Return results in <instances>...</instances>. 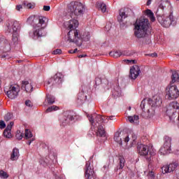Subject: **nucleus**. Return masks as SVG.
<instances>
[{"label":"nucleus","instance_id":"4","mask_svg":"<svg viewBox=\"0 0 179 179\" xmlns=\"http://www.w3.org/2000/svg\"><path fill=\"white\" fill-rule=\"evenodd\" d=\"M22 29V24L19 22L17 21H8L6 23V31L7 33H12L13 31V38L12 43L13 45H17L20 43V40H19V37L20 35V30Z\"/></svg>","mask_w":179,"mask_h":179},{"label":"nucleus","instance_id":"43","mask_svg":"<svg viewBox=\"0 0 179 179\" xmlns=\"http://www.w3.org/2000/svg\"><path fill=\"white\" fill-rule=\"evenodd\" d=\"M62 50H61V49H56L52 52V54L54 55H58V54H62Z\"/></svg>","mask_w":179,"mask_h":179},{"label":"nucleus","instance_id":"60","mask_svg":"<svg viewBox=\"0 0 179 179\" xmlns=\"http://www.w3.org/2000/svg\"><path fill=\"white\" fill-rule=\"evenodd\" d=\"M1 58H6V55H3L1 56Z\"/></svg>","mask_w":179,"mask_h":179},{"label":"nucleus","instance_id":"41","mask_svg":"<svg viewBox=\"0 0 179 179\" xmlns=\"http://www.w3.org/2000/svg\"><path fill=\"white\" fill-rule=\"evenodd\" d=\"M6 127V124L3 120H0V129H3Z\"/></svg>","mask_w":179,"mask_h":179},{"label":"nucleus","instance_id":"38","mask_svg":"<svg viewBox=\"0 0 179 179\" xmlns=\"http://www.w3.org/2000/svg\"><path fill=\"white\" fill-rule=\"evenodd\" d=\"M13 117V115L12 113H7L4 116V120L8 122V121H10V119Z\"/></svg>","mask_w":179,"mask_h":179},{"label":"nucleus","instance_id":"53","mask_svg":"<svg viewBox=\"0 0 179 179\" xmlns=\"http://www.w3.org/2000/svg\"><path fill=\"white\" fill-rule=\"evenodd\" d=\"M148 55L149 57H157V53L154 52V53L149 54Z\"/></svg>","mask_w":179,"mask_h":179},{"label":"nucleus","instance_id":"33","mask_svg":"<svg viewBox=\"0 0 179 179\" xmlns=\"http://www.w3.org/2000/svg\"><path fill=\"white\" fill-rule=\"evenodd\" d=\"M24 136V134H23V132L20 131V130L17 131L15 138L18 139V141H22Z\"/></svg>","mask_w":179,"mask_h":179},{"label":"nucleus","instance_id":"37","mask_svg":"<svg viewBox=\"0 0 179 179\" xmlns=\"http://www.w3.org/2000/svg\"><path fill=\"white\" fill-rule=\"evenodd\" d=\"M57 110H59L58 106H52L49 107L47 110H46V113H51V111H57Z\"/></svg>","mask_w":179,"mask_h":179},{"label":"nucleus","instance_id":"10","mask_svg":"<svg viewBox=\"0 0 179 179\" xmlns=\"http://www.w3.org/2000/svg\"><path fill=\"white\" fill-rule=\"evenodd\" d=\"M92 121H93L94 123H90L92 127H94V129L95 127H98L96 132V136H99V138H104V136H106V130H104V127H103V126L100 125V124H104V122H99L97 118H92Z\"/></svg>","mask_w":179,"mask_h":179},{"label":"nucleus","instance_id":"44","mask_svg":"<svg viewBox=\"0 0 179 179\" xmlns=\"http://www.w3.org/2000/svg\"><path fill=\"white\" fill-rule=\"evenodd\" d=\"M25 106L27 107H33V103L30 100H27L25 101Z\"/></svg>","mask_w":179,"mask_h":179},{"label":"nucleus","instance_id":"61","mask_svg":"<svg viewBox=\"0 0 179 179\" xmlns=\"http://www.w3.org/2000/svg\"><path fill=\"white\" fill-rule=\"evenodd\" d=\"M73 51H75V52H76V51H78V48L74 49Z\"/></svg>","mask_w":179,"mask_h":179},{"label":"nucleus","instance_id":"39","mask_svg":"<svg viewBox=\"0 0 179 179\" xmlns=\"http://www.w3.org/2000/svg\"><path fill=\"white\" fill-rule=\"evenodd\" d=\"M0 177L1 178H8L9 177V175L4 171H0Z\"/></svg>","mask_w":179,"mask_h":179},{"label":"nucleus","instance_id":"50","mask_svg":"<svg viewBox=\"0 0 179 179\" xmlns=\"http://www.w3.org/2000/svg\"><path fill=\"white\" fill-rule=\"evenodd\" d=\"M96 85H99V83H101V78H96L95 80Z\"/></svg>","mask_w":179,"mask_h":179},{"label":"nucleus","instance_id":"19","mask_svg":"<svg viewBox=\"0 0 179 179\" xmlns=\"http://www.w3.org/2000/svg\"><path fill=\"white\" fill-rule=\"evenodd\" d=\"M148 101L149 104H152V107H160L162 103V98L157 95L154 96L152 99H148Z\"/></svg>","mask_w":179,"mask_h":179},{"label":"nucleus","instance_id":"35","mask_svg":"<svg viewBox=\"0 0 179 179\" xmlns=\"http://www.w3.org/2000/svg\"><path fill=\"white\" fill-rule=\"evenodd\" d=\"M147 114V117H148L149 118L153 117V115H155V110L153 109V108L148 109Z\"/></svg>","mask_w":179,"mask_h":179},{"label":"nucleus","instance_id":"57","mask_svg":"<svg viewBox=\"0 0 179 179\" xmlns=\"http://www.w3.org/2000/svg\"><path fill=\"white\" fill-rule=\"evenodd\" d=\"M69 54H75V51L73 50H69Z\"/></svg>","mask_w":179,"mask_h":179},{"label":"nucleus","instance_id":"55","mask_svg":"<svg viewBox=\"0 0 179 179\" xmlns=\"http://www.w3.org/2000/svg\"><path fill=\"white\" fill-rule=\"evenodd\" d=\"M86 57V55H78V58H85Z\"/></svg>","mask_w":179,"mask_h":179},{"label":"nucleus","instance_id":"16","mask_svg":"<svg viewBox=\"0 0 179 179\" xmlns=\"http://www.w3.org/2000/svg\"><path fill=\"white\" fill-rule=\"evenodd\" d=\"M63 79L64 75H62L61 73H57L50 80V81H48V85L51 83L52 85H61Z\"/></svg>","mask_w":179,"mask_h":179},{"label":"nucleus","instance_id":"14","mask_svg":"<svg viewBox=\"0 0 179 179\" xmlns=\"http://www.w3.org/2000/svg\"><path fill=\"white\" fill-rule=\"evenodd\" d=\"M64 26L66 29L70 30H76L79 27V21L76 19H71L64 23Z\"/></svg>","mask_w":179,"mask_h":179},{"label":"nucleus","instance_id":"23","mask_svg":"<svg viewBox=\"0 0 179 179\" xmlns=\"http://www.w3.org/2000/svg\"><path fill=\"white\" fill-rule=\"evenodd\" d=\"M22 86L27 93H31V92H33V85L31 84V82L22 81Z\"/></svg>","mask_w":179,"mask_h":179},{"label":"nucleus","instance_id":"47","mask_svg":"<svg viewBox=\"0 0 179 179\" xmlns=\"http://www.w3.org/2000/svg\"><path fill=\"white\" fill-rule=\"evenodd\" d=\"M15 9L20 12L23 9V6L22 5H17Z\"/></svg>","mask_w":179,"mask_h":179},{"label":"nucleus","instance_id":"52","mask_svg":"<svg viewBox=\"0 0 179 179\" xmlns=\"http://www.w3.org/2000/svg\"><path fill=\"white\" fill-rule=\"evenodd\" d=\"M124 142H125L126 143H128V142H129V135H126V136H124Z\"/></svg>","mask_w":179,"mask_h":179},{"label":"nucleus","instance_id":"49","mask_svg":"<svg viewBox=\"0 0 179 179\" xmlns=\"http://www.w3.org/2000/svg\"><path fill=\"white\" fill-rule=\"evenodd\" d=\"M50 9H51L50 6H43V10H45V12H48L50 10Z\"/></svg>","mask_w":179,"mask_h":179},{"label":"nucleus","instance_id":"6","mask_svg":"<svg viewBox=\"0 0 179 179\" xmlns=\"http://www.w3.org/2000/svg\"><path fill=\"white\" fill-rule=\"evenodd\" d=\"M71 15L75 16H82L83 12H85V6L78 1H72L69 6Z\"/></svg>","mask_w":179,"mask_h":179},{"label":"nucleus","instance_id":"46","mask_svg":"<svg viewBox=\"0 0 179 179\" xmlns=\"http://www.w3.org/2000/svg\"><path fill=\"white\" fill-rule=\"evenodd\" d=\"M146 103V99H143L142 101H141V108H142V110H144L145 109V104Z\"/></svg>","mask_w":179,"mask_h":179},{"label":"nucleus","instance_id":"34","mask_svg":"<svg viewBox=\"0 0 179 179\" xmlns=\"http://www.w3.org/2000/svg\"><path fill=\"white\" fill-rule=\"evenodd\" d=\"M85 97H86V96H85V94H83V92L79 93L78 94V103H83V101H85Z\"/></svg>","mask_w":179,"mask_h":179},{"label":"nucleus","instance_id":"28","mask_svg":"<svg viewBox=\"0 0 179 179\" xmlns=\"http://www.w3.org/2000/svg\"><path fill=\"white\" fill-rule=\"evenodd\" d=\"M144 13L149 17V19L151 20V22H155L156 20V17H155V14L153 12H152L150 10L147 9Z\"/></svg>","mask_w":179,"mask_h":179},{"label":"nucleus","instance_id":"20","mask_svg":"<svg viewBox=\"0 0 179 179\" xmlns=\"http://www.w3.org/2000/svg\"><path fill=\"white\" fill-rule=\"evenodd\" d=\"M137 150L140 156H148V155H149V146L146 145H138L137 147Z\"/></svg>","mask_w":179,"mask_h":179},{"label":"nucleus","instance_id":"25","mask_svg":"<svg viewBox=\"0 0 179 179\" xmlns=\"http://www.w3.org/2000/svg\"><path fill=\"white\" fill-rule=\"evenodd\" d=\"M122 136L121 135V133L120 131H117L115 133L114 136V141L115 142H117V143H119V145H122Z\"/></svg>","mask_w":179,"mask_h":179},{"label":"nucleus","instance_id":"5","mask_svg":"<svg viewBox=\"0 0 179 179\" xmlns=\"http://www.w3.org/2000/svg\"><path fill=\"white\" fill-rule=\"evenodd\" d=\"M157 20L159 23L161 24L162 27H166V29L170 27V26H176L177 21L174 19V16L173 14L169 15V16L166 15H158Z\"/></svg>","mask_w":179,"mask_h":179},{"label":"nucleus","instance_id":"31","mask_svg":"<svg viewBox=\"0 0 179 179\" xmlns=\"http://www.w3.org/2000/svg\"><path fill=\"white\" fill-rule=\"evenodd\" d=\"M45 101H48V104H54L55 103V97L52 95L47 94Z\"/></svg>","mask_w":179,"mask_h":179},{"label":"nucleus","instance_id":"62","mask_svg":"<svg viewBox=\"0 0 179 179\" xmlns=\"http://www.w3.org/2000/svg\"><path fill=\"white\" fill-rule=\"evenodd\" d=\"M176 1H179V0H176Z\"/></svg>","mask_w":179,"mask_h":179},{"label":"nucleus","instance_id":"30","mask_svg":"<svg viewBox=\"0 0 179 179\" xmlns=\"http://www.w3.org/2000/svg\"><path fill=\"white\" fill-rule=\"evenodd\" d=\"M172 83H179V74L177 72H173L171 76Z\"/></svg>","mask_w":179,"mask_h":179},{"label":"nucleus","instance_id":"54","mask_svg":"<svg viewBox=\"0 0 179 179\" xmlns=\"http://www.w3.org/2000/svg\"><path fill=\"white\" fill-rule=\"evenodd\" d=\"M5 43H6V40H5V39H0V44H1V45L5 44Z\"/></svg>","mask_w":179,"mask_h":179},{"label":"nucleus","instance_id":"40","mask_svg":"<svg viewBox=\"0 0 179 179\" xmlns=\"http://www.w3.org/2000/svg\"><path fill=\"white\" fill-rule=\"evenodd\" d=\"M74 118L73 116L72 115H69L68 116V117L66 120V124H69L71 122V121H73Z\"/></svg>","mask_w":179,"mask_h":179},{"label":"nucleus","instance_id":"24","mask_svg":"<svg viewBox=\"0 0 179 179\" xmlns=\"http://www.w3.org/2000/svg\"><path fill=\"white\" fill-rule=\"evenodd\" d=\"M19 156H20V154L19 152V149L14 148L11 153L10 159L13 162H15V160H17V159H19Z\"/></svg>","mask_w":179,"mask_h":179},{"label":"nucleus","instance_id":"21","mask_svg":"<svg viewBox=\"0 0 179 179\" xmlns=\"http://www.w3.org/2000/svg\"><path fill=\"white\" fill-rule=\"evenodd\" d=\"M15 125V123L13 122H10L8 125L6 129L3 131V136L5 138H10L12 137V133L10 131H12V127Z\"/></svg>","mask_w":179,"mask_h":179},{"label":"nucleus","instance_id":"42","mask_svg":"<svg viewBox=\"0 0 179 179\" xmlns=\"http://www.w3.org/2000/svg\"><path fill=\"white\" fill-rule=\"evenodd\" d=\"M110 29H111V23L108 22L105 26V31H110Z\"/></svg>","mask_w":179,"mask_h":179},{"label":"nucleus","instance_id":"51","mask_svg":"<svg viewBox=\"0 0 179 179\" xmlns=\"http://www.w3.org/2000/svg\"><path fill=\"white\" fill-rule=\"evenodd\" d=\"M4 50H4L5 52H8V51H10V45L4 46Z\"/></svg>","mask_w":179,"mask_h":179},{"label":"nucleus","instance_id":"48","mask_svg":"<svg viewBox=\"0 0 179 179\" xmlns=\"http://www.w3.org/2000/svg\"><path fill=\"white\" fill-rule=\"evenodd\" d=\"M124 62L126 64H135V60L124 59Z\"/></svg>","mask_w":179,"mask_h":179},{"label":"nucleus","instance_id":"36","mask_svg":"<svg viewBox=\"0 0 179 179\" xmlns=\"http://www.w3.org/2000/svg\"><path fill=\"white\" fill-rule=\"evenodd\" d=\"M23 5L24 6H26L27 8H28V9H33L34 8V6H35L34 3L24 2Z\"/></svg>","mask_w":179,"mask_h":179},{"label":"nucleus","instance_id":"11","mask_svg":"<svg viewBox=\"0 0 179 179\" xmlns=\"http://www.w3.org/2000/svg\"><path fill=\"white\" fill-rule=\"evenodd\" d=\"M19 92H20V87L17 85H12L9 87L8 90L6 92L8 99L13 100L19 96Z\"/></svg>","mask_w":179,"mask_h":179},{"label":"nucleus","instance_id":"1","mask_svg":"<svg viewBox=\"0 0 179 179\" xmlns=\"http://www.w3.org/2000/svg\"><path fill=\"white\" fill-rule=\"evenodd\" d=\"M47 20L48 19L45 17L31 16L27 19V22L29 24L34 26L32 31L29 32V36L31 38L34 40H37L41 37L46 36L47 32H45V27H47Z\"/></svg>","mask_w":179,"mask_h":179},{"label":"nucleus","instance_id":"56","mask_svg":"<svg viewBox=\"0 0 179 179\" xmlns=\"http://www.w3.org/2000/svg\"><path fill=\"white\" fill-rule=\"evenodd\" d=\"M133 141H135L136 139V134H132Z\"/></svg>","mask_w":179,"mask_h":179},{"label":"nucleus","instance_id":"15","mask_svg":"<svg viewBox=\"0 0 179 179\" xmlns=\"http://www.w3.org/2000/svg\"><path fill=\"white\" fill-rule=\"evenodd\" d=\"M134 55V52H131L129 50H124V51H120L116 50L113 52H110L109 55L110 57H113V58H119V57H121V55H124L126 57H131V55Z\"/></svg>","mask_w":179,"mask_h":179},{"label":"nucleus","instance_id":"17","mask_svg":"<svg viewBox=\"0 0 179 179\" xmlns=\"http://www.w3.org/2000/svg\"><path fill=\"white\" fill-rule=\"evenodd\" d=\"M178 164L173 162L169 165H164L162 167V171L163 174H167L169 173H173L176 169H177Z\"/></svg>","mask_w":179,"mask_h":179},{"label":"nucleus","instance_id":"58","mask_svg":"<svg viewBox=\"0 0 179 179\" xmlns=\"http://www.w3.org/2000/svg\"><path fill=\"white\" fill-rule=\"evenodd\" d=\"M150 3H152V0H148L147 1V5L149 6V5H150Z\"/></svg>","mask_w":179,"mask_h":179},{"label":"nucleus","instance_id":"29","mask_svg":"<svg viewBox=\"0 0 179 179\" xmlns=\"http://www.w3.org/2000/svg\"><path fill=\"white\" fill-rule=\"evenodd\" d=\"M127 17V14L124 11L120 10L119 16L117 17V22L122 24V23L124 22V19H126Z\"/></svg>","mask_w":179,"mask_h":179},{"label":"nucleus","instance_id":"9","mask_svg":"<svg viewBox=\"0 0 179 179\" xmlns=\"http://www.w3.org/2000/svg\"><path fill=\"white\" fill-rule=\"evenodd\" d=\"M159 153L162 156L171 153V137L166 136L164 138V144L159 149Z\"/></svg>","mask_w":179,"mask_h":179},{"label":"nucleus","instance_id":"22","mask_svg":"<svg viewBox=\"0 0 179 179\" xmlns=\"http://www.w3.org/2000/svg\"><path fill=\"white\" fill-rule=\"evenodd\" d=\"M24 138V139H31L27 142V145H31V142H34L35 140L34 137H33V134H31V131L27 129H25Z\"/></svg>","mask_w":179,"mask_h":179},{"label":"nucleus","instance_id":"13","mask_svg":"<svg viewBox=\"0 0 179 179\" xmlns=\"http://www.w3.org/2000/svg\"><path fill=\"white\" fill-rule=\"evenodd\" d=\"M85 177L87 179H96L93 165L90 164V162H87L85 165Z\"/></svg>","mask_w":179,"mask_h":179},{"label":"nucleus","instance_id":"7","mask_svg":"<svg viewBox=\"0 0 179 179\" xmlns=\"http://www.w3.org/2000/svg\"><path fill=\"white\" fill-rule=\"evenodd\" d=\"M165 97L170 101L178 99L179 90L177 85H168L165 90Z\"/></svg>","mask_w":179,"mask_h":179},{"label":"nucleus","instance_id":"12","mask_svg":"<svg viewBox=\"0 0 179 179\" xmlns=\"http://www.w3.org/2000/svg\"><path fill=\"white\" fill-rule=\"evenodd\" d=\"M87 117L90 122H91L92 124L94 122H93V120H93V118H96V120H99V122H103V124H106V122H107V120H114V116L101 117V115H97L96 113H94L93 115H88Z\"/></svg>","mask_w":179,"mask_h":179},{"label":"nucleus","instance_id":"26","mask_svg":"<svg viewBox=\"0 0 179 179\" xmlns=\"http://www.w3.org/2000/svg\"><path fill=\"white\" fill-rule=\"evenodd\" d=\"M96 6L99 9V10H101L102 13H106L107 12V5L103 2H98L96 3Z\"/></svg>","mask_w":179,"mask_h":179},{"label":"nucleus","instance_id":"2","mask_svg":"<svg viewBox=\"0 0 179 179\" xmlns=\"http://www.w3.org/2000/svg\"><path fill=\"white\" fill-rule=\"evenodd\" d=\"M149 27H150V24L148 18L141 17L137 19L134 23V36L138 38L146 37L148 31H149Z\"/></svg>","mask_w":179,"mask_h":179},{"label":"nucleus","instance_id":"59","mask_svg":"<svg viewBox=\"0 0 179 179\" xmlns=\"http://www.w3.org/2000/svg\"><path fill=\"white\" fill-rule=\"evenodd\" d=\"M146 44H152V41H150V39H148V43H146Z\"/></svg>","mask_w":179,"mask_h":179},{"label":"nucleus","instance_id":"32","mask_svg":"<svg viewBox=\"0 0 179 179\" xmlns=\"http://www.w3.org/2000/svg\"><path fill=\"white\" fill-rule=\"evenodd\" d=\"M124 166H125V159L123 158V157L120 156L119 157V169L122 170Z\"/></svg>","mask_w":179,"mask_h":179},{"label":"nucleus","instance_id":"45","mask_svg":"<svg viewBox=\"0 0 179 179\" xmlns=\"http://www.w3.org/2000/svg\"><path fill=\"white\" fill-rule=\"evenodd\" d=\"M148 178L150 179H155V172L150 171L148 173Z\"/></svg>","mask_w":179,"mask_h":179},{"label":"nucleus","instance_id":"18","mask_svg":"<svg viewBox=\"0 0 179 179\" xmlns=\"http://www.w3.org/2000/svg\"><path fill=\"white\" fill-rule=\"evenodd\" d=\"M141 73V69L139 68V66L134 65L130 69V75L129 77L131 79L135 80L138 76H139Z\"/></svg>","mask_w":179,"mask_h":179},{"label":"nucleus","instance_id":"27","mask_svg":"<svg viewBox=\"0 0 179 179\" xmlns=\"http://www.w3.org/2000/svg\"><path fill=\"white\" fill-rule=\"evenodd\" d=\"M128 121L131 122V124H139V116L135 115L134 116H129L127 117Z\"/></svg>","mask_w":179,"mask_h":179},{"label":"nucleus","instance_id":"3","mask_svg":"<svg viewBox=\"0 0 179 179\" xmlns=\"http://www.w3.org/2000/svg\"><path fill=\"white\" fill-rule=\"evenodd\" d=\"M90 40V32L86 31L79 37V31L78 30L69 31L67 34V41L69 43H74L77 45H83L85 43H87Z\"/></svg>","mask_w":179,"mask_h":179},{"label":"nucleus","instance_id":"8","mask_svg":"<svg viewBox=\"0 0 179 179\" xmlns=\"http://www.w3.org/2000/svg\"><path fill=\"white\" fill-rule=\"evenodd\" d=\"M179 110V103L176 101L171 102L166 108V114L170 120H173Z\"/></svg>","mask_w":179,"mask_h":179}]
</instances>
